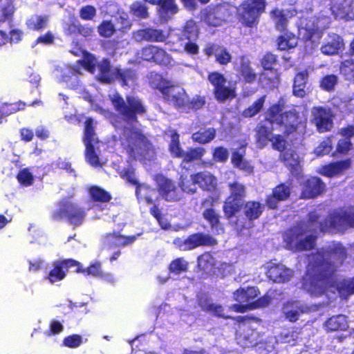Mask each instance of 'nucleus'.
Wrapping results in <instances>:
<instances>
[{
    "label": "nucleus",
    "instance_id": "obj_43",
    "mask_svg": "<svg viewBox=\"0 0 354 354\" xmlns=\"http://www.w3.org/2000/svg\"><path fill=\"white\" fill-rule=\"evenodd\" d=\"M272 134V128L264 124H259L256 129V141L261 147L266 146L270 141Z\"/></svg>",
    "mask_w": 354,
    "mask_h": 354
},
{
    "label": "nucleus",
    "instance_id": "obj_27",
    "mask_svg": "<svg viewBox=\"0 0 354 354\" xmlns=\"http://www.w3.org/2000/svg\"><path fill=\"white\" fill-rule=\"evenodd\" d=\"M308 76V69H304L295 74L292 84V94L295 97L303 98L306 95Z\"/></svg>",
    "mask_w": 354,
    "mask_h": 354
},
{
    "label": "nucleus",
    "instance_id": "obj_19",
    "mask_svg": "<svg viewBox=\"0 0 354 354\" xmlns=\"http://www.w3.org/2000/svg\"><path fill=\"white\" fill-rule=\"evenodd\" d=\"M333 118L334 115L330 109L318 106L313 112L312 121L319 133H325L333 129Z\"/></svg>",
    "mask_w": 354,
    "mask_h": 354
},
{
    "label": "nucleus",
    "instance_id": "obj_40",
    "mask_svg": "<svg viewBox=\"0 0 354 354\" xmlns=\"http://www.w3.org/2000/svg\"><path fill=\"white\" fill-rule=\"evenodd\" d=\"M246 83H252L256 79V74L251 67L250 61L245 56L240 58V65L238 70Z\"/></svg>",
    "mask_w": 354,
    "mask_h": 354
},
{
    "label": "nucleus",
    "instance_id": "obj_16",
    "mask_svg": "<svg viewBox=\"0 0 354 354\" xmlns=\"http://www.w3.org/2000/svg\"><path fill=\"white\" fill-rule=\"evenodd\" d=\"M291 192V180H289L287 183H280L272 189L270 194L266 196L265 205L270 209H277L279 207V203L286 201L290 198Z\"/></svg>",
    "mask_w": 354,
    "mask_h": 354
},
{
    "label": "nucleus",
    "instance_id": "obj_54",
    "mask_svg": "<svg viewBox=\"0 0 354 354\" xmlns=\"http://www.w3.org/2000/svg\"><path fill=\"white\" fill-rule=\"evenodd\" d=\"M188 266L189 263L184 258L178 257L171 261L168 269L171 273L180 274L183 272H186L188 270Z\"/></svg>",
    "mask_w": 354,
    "mask_h": 354
},
{
    "label": "nucleus",
    "instance_id": "obj_13",
    "mask_svg": "<svg viewBox=\"0 0 354 354\" xmlns=\"http://www.w3.org/2000/svg\"><path fill=\"white\" fill-rule=\"evenodd\" d=\"M232 15L230 6L227 3H219L205 9L202 19L209 26H221Z\"/></svg>",
    "mask_w": 354,
    "mask_h": 354
},
{
    "label": "nucleus",
    "instance_id": "obj_10",
    "mask_svg": "<svg viewBox=\"0 0 354 354\" xmlns=\"http://www.w3.org/2000/svg\"><path fill=\"white\" fill-rule=\"evenodd\" d=\"M171 140L169 144V151L173 158H181V165L201 160L206 151L202 147H189L184 151L180 145V136L176 131H173L170 135Z\"/></svg>",
    "mask_w": 354,
    "mask_h": 354
},
{
    "label": "nucleus",
    "instance_id": "obj_58",
    "mask_svg": "<svg viewBox=\"0 0 354 354\" xmlns=\"http://www.w3.org/2000/svg\"><path fill=\"white\" fill-rule=\"evenodd\" d=\"M339 70L341 74L348 80L354 81V59H346L341 62Z\"/></svg>",
    "mask_w": 354,
    "mask_h": 354
},
{
    "label": "nucleus",
    "instance_id": "obj_42",
    "mask_svg": "<svg viewBox=\"0 0 354 354\" xmlns=\"http://www.w3.org/2000/svg\"><path fill=\"white\" fill-rule=\"evenodd\" d=\"M270 15L274 20V27L277 30L280 32L288 31V21L283 10L275 8L270 11Z\"/></svg>",
    "mask_w": 354,
    "mask_h": 354
},
{
    "label": "nucleus",
    "instance_id": "obj_36",
    "mask_svg": "<svg viewBox=\"0 0 354 354\" xmlns=\"http://www.w3.org/2000/svg\"><path fill=\"white\" fill-rule=\"evenodd\" d=\"M88 193L91 200L95 203H106L112 199L111 193L97 185L88 187Z\"/></svg>",
    "mask_w": 354,
    "mask_h": 354
},
{
    "label": "nucleus",
    "instance_id": "obj_7",
    "mask_svg": "<svg viewBox=\"0 0 354 354\" xmlns=\"http://www.w3.org/2000/svg\"><path fill=\"white\" fill-rule=\"evenodd\" d=\"M86 216V212L76 203L67 199L62 200L59 208L53 211L50 218L55 221H61L65 219L73 228L83 224Z\"/></svg>",
    "mask_w": 354,
    "mask_h": 354
},
{
    "label": "nucleus",
    "instance_id": "obj_17",
    "mask_svg": "<svg viewBox=\"0 0 354 354\" xmlns=\"http://www.w3.org/2000/svg\"><path fill=\"white\" fill-rule=\"evenodd\" d=\"M140 57L144 61L163 66L169 65L172 60L171 55L165 49L150 44L141 49Z\"/></svg>",
    "mask_w": 354,
    "mask_h": 354
},
{
    "label": "nucleus",
    "instance_id": "obj_61",
    "mask_svg": "<svg viewBox=\"0 0 354 354\" xmlns=\"http://www.w3.org/2000/svg\"><path fill=\"white\" fill-rule=\"evenodd\" d=\"M337 83V77L334 74L326 75L320 80L321 88L326 91H333Z\"/></svg>",
    "mask_w": 354,
    "mask_h": 354
},
{
    "label": "nucleus",
    "instance_id": "obj_12",
    "mask_svg": "<svg viewBox=\"0 0 354 354\" xmlns=\"http://www.w3.org/2000/svg\"><path fill=\"white\" fill-rule=\"evenodd\" d=\"M156 88L162 93L165 101L175 107L185 106L187 95L183 87L172 84L170 81L164 79L157 84Z\"/></svg>",
    "mask_w": 354,
    "mask_h": 354
},
{
    "label": "nucleus",
    "instance_id": "obj_29",
    "mask_svg": "<svg viewBox=\"0 0 354 354\" xmlns=\"http://www.w3.org/2000/svg\"><path fill=\"white\" fill-rule=\"evenodd\" d=\"M350 159L339 160L323 165L319 173L326 177H333L340 174L351 167Z\"/></svg>",
    "mask_w": 354,
    "mask_h": 354
},
{
    "label": "nucleus",
    "instance_id": "obj_51",
    "mask_svg": "<svg viewBox=\"0 0 354 354\" xmlns=\"http://www.w3.org/2000/svg\"><path fill=\"white\" fill-rule=\"evenodd\" d=\"M96 143L85 144V158L88 164L94 167H100L102 164L100 162L98 155L95 151L94 145Z\"/></svg>",
    "mask_w": 354,
    "mask_h": 354
},
{
    "label": "nucleus",
    "instance_id": "obj_45",
    "mask_svg": "<svg viewBox=\"0 0 354 354\" xmlns=\"http://www.w3.org/2000/svg\"><path fill=\"white\" fill-rule=\"evenodd\" d=\"M198 33L199 31L196 22L193 20H188L185 22L181 31L180 39L196 40L198 37Z\"/></svg>",
    "mask_w": 354,
    "mask_h": 354
},
{
    "label": "nucleus",
    "instance_id": "obj_2",
    "mask_svg": "<svg viewBox=\"0 0 354 354\" xmlns=\"http://www.w3.org/2000/svg\"><path fill=\"white\" fill-rule=\"evenodd\" d=\"M229 194L225 198L222 210L226 220L236 227H245V221L250 223L258 219L264 211V205L257 201H246V186L234 180L227 184Z\"/></svg>",
    "mask_w": 354,
    "mask_h": 354
},
{
    "label": "nucleus",
    "instance_id": "obj_6",
    "mask_svg": "<svg viewBox=\"0 0 354 354\" xmlns=\"http://www.w3.org/2000/svg\"><path fill=\"white\" fill-rule=\"evenodd\" d=\"M114 109L127 123L138 122V115L147 113V107L142 99L135 95H127L125 100L119 94L115 93L111 98Z\"/></svg>",
    "mask_w": 354,
    "mask_h": 354
},
{
    "label": "nucleus",
    "instance_id": "obj_34",
    "mask_svg": "<svg viewBox=\"0 0 354 354\" xmlns=\"http://www.w3.org/2000/svg\"><path fill=\"white\" fill-rule=\"evenodd\" d=\"M245 151L240 152L234 151L231 156V162L234 167L239 169L248 174H251L254 171V167L250 162L244 158Z\"/></svg>",
    "mask_w": 354,
    "mask_h": 354
},
{
    "label": "nucleus",
    "instance_id": "obj_52",
    "mask_svg": "<svg viewBox=\"0 0 354 354\" xmlns=\"http://www.w3.org/2000/svg\"><path fill=\"white\" fill-rule=\"evenodd\" d=\"M197 263L200 270L206 272L211 270L214 268L215 260L209 252H205L198 257Z\"/></svg>",
    "mask_w": 354,
    "mask_h": 354
},
{
    "label": "nucleus",
    "instance_id": "obj_64",
    "mask_svg": "<svg viewBox=\"0 0 354 354\" xmlns=\"http://www.w3.org/2000/svg\"><path fill=\"white\" fill-rule=\"evenodd\" d=\"M79 15L82 19L91 21L93 20L96 15V9L91 5L84 6L80 8Z\"/></svg>",
    "mask_w": 354,
    "mask_h": 354
},
{
    "label": "nucleus",
    "instance_id": "obj_49",
    "mask_svg": "<svg viewBox=\"0 0 354 354\" xmlns=\"http://www.w3.org/2000/svg\"><path fill=\"white\" fill-rule=\"evenodd\" d=\"M26 104L23 101H18L14 103L4 102L0 106V113L8 116L19 111L25 109Z\"/></svg>",
    "mask_w": 354,
    "mask_h": 354
},
{
    "label": "nucleus",
    "instance_id": "obj_20",
    "mask_svg": "<svg viewBox=\"0 0 354 354\" xmlns=\"http://www.w3.org/2000/svg\"><path fill=\"white\" fill-rule=\"evenodd\" d=\"M326 189V185L317 176H310L301 184L300 198L302 199H313L320 196Z\"/></svg>",
    "mask_w": 354,
    "mask_h": 354
},
{
    "label": "nucleus",
    "instance_id": "obj_26",
    "mask_svg": "<svg viewBox=\"0 0 354 354\" xmlns=\"http://www.w3.org/2000/svg\"><path fill=\"white\" fill-rule=\"evenodd\" d=\"M344 48V42L342 37L336 33H329L326 43L321 46V51L326 55L337 54Z\"/></svg>",
    "mask_w": 354,
    "mask_h": 354
},
{
    "label": "nucleus",
    "instance_id": "obj_22",
    "mask_svg": "<svg viewBox=\"0 0 354 354\" xmlns=\"http://www.w3.org/2000/svg\"><path fill=\"white\" fill-rule=\"evenodd\" d=\"M96 79L101 83L110 84L116 80L118 66H114L108 58L97 62Z\"/></svg>",
    "mask_w": 354,
    "mask_h": 354
},
{
    "label": "nucleus",
    "instance_id": "obj_15",
    "mask_svg": "<svg viewBox=\"0 0 354 354\" xmlns=\"http://www.w3.org/2000/svg\"><path fill=\"white\" fill-rule=\"evenodd\" d=\"M156 182V189L162 199L167 202H177L182 198V193L174 180L160 175L157 176Z\"/></svg>",
    "mask_w": 354,
    "mask_h": 354
},
{
    "label": "nucleus",
    "instance_id": "obj_31",
    "mask_svg": "<svg viewBox=\"0 0 354 354\" xmlns=\"http://www.w3.org/2000/svg\"><path fill=\"white\" fill-rule=\"evenodd\" d=\"M176 0H162L158 5V15L160 21H167L178 12Z\"/></svg>",
    "mask_w": 354,
    "mask_h": 354
},
{
    "label": "nucleus",
    "instance_id": "obj_38",
    "mask_svg": "<svg viewBox=\"0 0 354 354\" xmlns=\"http://www.w3.org/2000/svg\"><path fill=\"white\" fill-rule=\"evenodd\" d=\"M216 135V130L213 127L200 129L192 136V139L194 142L198 144H207L213 140Z\"/></svg>",
    "mask_w": 354,
    "mask_h": 354
},
{
    "label": "nucleus",
    "instance_id": "obj_32",
    "mask_svg": "<svg viewBox=\"0 0 354 354\" xmlns=\"http://www.w3.org/2000/svg\"><path fill=\"white\" fill-rule=\"evenodd\" d=\"M203 217L208 223L213 232L216 234L224 232L225 228L221 221V216L214 208L205 209L203 212Z\"/></svg>",
    "mask_w": 354,
    "mask_h": 354
},
{
    "label": "nucleus",
    "instance_id": "obj_37",
    "mask_svg": "<svg viewBox=\"0 0 354 354\" xmlns=\"http://www.w3.org/2000/svg\"><path fill=\"white\" fill-rule=\"evenodd\" d=\"M325 327L328 332L346 330L348 328L346 317L342 315L332 316L325 322Z\"/></svg>",
    "mask_w": 354,
    "mask_h": 354
},
{
    "label": "nucleus",
    "instance_id": "obj_35",
    "mask_svg": "<svg viewBox=\"0 0 354 354\" xmlns=\"http://www.w3.org/2000/svg\"><path fill=\"white\" fill-rule=\"evenodd\" d=\"M268 277L274 282L284 283L290 279L289 270L281 266L274 264L267 270Z\"/></svg>",
    "mask_w": 354,
    "mask_h": 354
},
{
    "label": "nucleus",
    "instance_id": "obj_1",
    "mask_svg": "<svg viewBox=\"0 0 354 354\" xmlns=\"http://www.w3.org/2000/svg\"><path fill=\"white\" fill-rule=\"evenodd\" d=\"M286 104V100L281 97L268 107L266 113V119L271 124L276 123L283 128L282 135H273L270 140L272 148L279 152L286 149V140L291 142L297 141L303 137L307 129V119L295 109L283 111Z\"/></svg>",
    "mask_w": 354,
    "mask_h": 354
},
{
    "label": "nucleus",
    "instance_id": "obj_55",
    "mask_svg": "<svg viewBox=\"0 0 354 354\" xmlns=\"http://www.w3.org/2000/svg\"><path fill=\"white\" fill-rule=\"evenodd\" d=\"M178 185L181 190L189 194H194L197 191L196 183L194 182L193 174L190 176V179L186 176H181L179 179Z\"/></svg>",
    "mask_w": 354,
    "mask_h": 354
},
{
    "label": "nucleus",
    "instance_id": "obj_62",
    "mask_svg": "<svg viewBox=\"0 0 354 354\" xmlns=\"http://www.w3.org/2000/svg\"><path fill=\"white\" fill-rule=\"evenodd\" d=\"M17 179L21 185L28 187L33 183L34 176L28 168H24L19 171Z\"/></svg>",
    "mask_w": 354,
    "mask_h": 354
},
{
    "label": "nucleus",
    "instance_id": "obj_47",
    "mask_svg": "<svg viewBox=\"0 0 354 354\" xmlns=\"http://www.w3.org/2000/svg\"><path fill=\"white\" fill-rule=\"evenodd\" d=\"M75 272L77 273H83L85 275H92L93 277H102L103 272L101 268V263L96 261L91 263L86 268H83L81 263L78 261V265L75 266Z\"/></svg>",
    "mask_w": 354,
    "mask_h": 354
},
{
    "label": "nucleus",
    "instance_id": "obj_3",
    "mask_svg": "<svg viewBox=\"0 0 354 354\" xmlns=\"http://www.w3.org/2000/svg\"><path fill=\"white\" fill-rule=\"evenodd\" d=\"M326 257L342 265L347 257L346 250L341 243H336L325 251H317L309 255L305 279L312 287L324 289L335 282L337 267Z\"/></svg>",
    "mask_w": 354,
    "mask_h": 354
},
{
    "label": "nucleus",
    "instance_id": "obj_59",
    "mask_svg": "<svg viewBox=\"0 0 354 354\" xmlns=\"http://www.w3.org/2000/svg\"><path fill=\"white\" fill-rule=\"evenodd\" d=\"M260 63L265 71H272L278 63L277 56L271 52H266L261 59Z\"/></svg>",
    "mask_w": 354,
    "mask_h": 354
},
{
    "label": "nucleus",
    "instance_id": "obj_44",
    "mask_svg": "<svg viewBox=\"0 0 354 354\" xmlns=\"http://www.w3.org/2000/svg\"><path fill=\"white\" fill-rule=\"evenodd\" d=\"M147 2L141 1H135L129 6L130 13L135 17L140 19H145L149 18V8L146 4Z\"/></svg>",
    "mask_w": 354,
    "mask_h": 354
},
{
    "label": "nucleus",
    "instance_id": "obj_60",
    "mask_svg": "<svg viewBox=\"0 0 354 354\" xmlns=\"http://www.w3.org/2000/svg\"><path fill=\"white\" fill-rule=\"evenodd\" d=\"M206 103L205 97L203 95H196L189 102L185 101V106L188 110L198 111L203 108Z\"/></svg>",
    "mask_w": 354,
    "mask_h": 354
},
{
    "label": "nucleus",
    "instance_id": "obj_24",
    "mask_svg": "<svg viewBox=\"0 0 354 354\" xmlns=\"http://www.w3.org/2000/svg\"><path fill=\"white\" fill-rule=\"evenodd\" d=\"M203 53L207 57L214 55L215 61L222 66H226L232 61V55L228 50L218 44H206L203 48Z\"/></svg>",
    "mask_w": 354,
    "mask_h": 354
},
{
    "label": "nucleus",
    "instance_id": "obj_41",
    "mask_svg": "<svg viewBox=\"0 0 354 354\" xmlns=\"http://www.w3.org/2000/svg\"><path fill=\"white\" fill-rule=\"evenodd\" d=\"M84 144L98 143L99 140L95 131L94 120L92 118H86L84 123Z\"/></svg>",
    "mask_w": 354,
    "mask_h": 354
},
{
    "label": "nucleus",
    "instance_id": "obj_63",
    "mask_svg": "<svg viewBox=\"0 0 354 354\" xmlns=\"http://www.w3.org/2000/svg\"><path fill=\"white\" fill-rule=\"evenodd\" d=\"M239 340L244 347H252L257 344L256 333L252 330L240 334Z\"/></svg>",
    "mask_w": 354,
    "mask_h": 354
},
{
    "label": "nucleus",
    "instance_id": "obj_46",
    "mask_svg": "<svg viewBox=\"0 0 354 354\" xmlns=\"http://www.w3.org/2000/svg\"><path fill=\"white\" fill-rule=\"evenodd\" d=\"M48 19L45 16L33 15L26 21V25L29 30L40 31L47 26Z\"/></svg>",
    "mask_w": 354,
    "mask_h": 354
},
{
    "label": "nucleus",
    "instance_id": "obj_25",
    "mask_svg": "<svg viewBox=\"0 0 354 354\" xmlns=\"http://www.w3.org/2000/svg\"><path fill=\"white\" fill-rule=\"evenodd\" d=\"M136 239V235L124 236L118 232H113L106 234L104 244L108 249H114L131 245Z\"/></svg>",
    "mask_w": 354,
    "mask_h": 354
},
{
    "label": "nucleus",
    "instance_id": "obj_30",
    "mask_svg": "<svg viewBox=\"0 0 354 354\" xmlns=\"http://www.w3.org/2000/svg\"><path fill=\"white\" fill-rule=\"evenodd\" d=\"M259 294V289L254 286L240 288L234 292L233 299L239 303H247L252 306V303Z\"/></svg>",
    "mask_w": 354,
    "mask_h": 354
},
{
    "label": "nucleus",
    "instance_id": "obj_33",
    "mask_svg": "<svg viewBox=\"0 0 354 354\" xmlns=\"http://www.w3.org/2000/svg\"><path fill=\"white\" fill-rule=\"evenodd\" d=\"M138 75L136 70L131 68H122L118 66L116 80H118L122 87H130L136 84Z\"/></svg>",
    "mask_w": 354,
    "mask_h": 354
},
{
    "label": "nucleus",
    "instance_id": "obj_14",
    "mask_svg": "<svg viewBox=\"0 0 354 354\" xmlns=\"http://www.w3.org/2000/svg\"><path fill=\"white\" fill-rule=\"evenodd\" d=\"M175 245L181 251H189L200 246L214 245L215 240L209 234L196 232L189 235L186 239L177 238L174 241Z\"/></svg>",
    "mask_w": 354,
    "mask_h": 354
},
{
    "label": "nucleus",
    "instance_id": "obj_23",
    "mask_svg": "<svg viewBox=\"0 0 354 354\" xmlns=\"http://www.w3.org/2000/svg\"><path fill=\"white\" fill-rule=\"evenodd\" d=\"M310 310V306L301 304L298 300H288L283 305V316L292 323L298 321L301 314L308 313Z\"/></svg>",
    "mask_w": 354,
    "mask_h": 354
},
{
    "label": "nucleus",
    "instance_id": "obj_39",
    "mask_svg": "<svg viewBox=\"0 0 354 354\" xmlns=\"http://www.w3.org/2000/svg\"><path fill=\"white\" fill-rule=\"evenodd\" d=\"M282 32L283 34L277 37V48L280 50H288L294 48L297 45V38L290 31Z\"/></svg>",
    "mask_w": 354,
    "mask_h": 354
},
{
    "label": "nucleus",
    "instance_id": "obj_18",
    "mask_svg": "<svg viewBox=\"0 0 354 354\" xmlns=\"http://www.w3.org/2000/svg\"><path fill=\"white\" fill-rule=\"evenodd\" d=\"M78 265V261L73 259H66L59 261H55L53 263V268L48 274L44 277L50 283L61 281L66 277V273L71 268H75Z\"/></svg>",
    "mask_w": 354,
    "mask_h": 354
},
{
    "label": "nucleus",
    "instance_id": "obj_56",
    "mask_svg": "<svg viewBox=\"0 0 354 354\" xmlns=\"http://www.w3.org/2000/svg\"><path fill=\"white\" fill-rule=\"evenodd\" d=\"M116 31L117 29L111 20H103L97 26L99 35L104 38L112 37Z\"/></svg>",
    "mask_w": 354,
    "mask_h": 354
},
{
    "label": "nucleus",
    "instance_id": "obj_21",
    "mask_svg": "<svg viewBox=\"0 0 354 354\" xmlns=\"http://www.w3.org/2000/svg\"><path fill=\"white\" fill-rule=\"evenodd\" d=\"M132 38L138 42H164L167 37L162 29L149 26L134 30Z\"/></svg>",
    "mask_w": 354,
    "mask_h": 354
},
{
    "label": "nucleus",
    "instance_id": "obj_57",
    "mask_svg": "<svg viewBox=\"0 0 354 354\" xmlns=\"http://www.w3.org/2000/svg\"><path fill=\"white\" fill-rule=\"evenodd\" d=\"M353 0H333V8L341 15L348 17Z\"/></svg>",
    "mask_w": 354,
    "mask_h": 354
},
{
    "label": "nucleus",
    "instance_id": "obj_53",
    "mask_svg": "<svg viewBox=\"0 0 354 354\" xmlns=\"http://www.w3.org/2000/svg\"><path fill=\"white\" fill-rule=\"evenodd\" d=\"M337 291L340 297L343 299H346L350 295H353L354 277L341 281L337 286Z\"/></svg>",
    "mask_w": 354,
    "mask_h": 354
},
{
    "label": "nucleus",
    "instance_id": "obj_50",
    "mask_svg": "<svg viewBox=\"0 0 354 354\" xmlns=\"http://www.w3.org/2000/svg\"><path fill=\"white\" fill-rule=\"evenodd\" d=\"M135 170L131 167L123 168L119 173L120 177L125 180L128 183L136 186V194H139L140 184L137 179L134 178Z\"/></svg>",
    "mask_w": 354,
    "mask_h": 354
},
{
    "label": "nucleus",
    "instance_id": "obj_9",
    "mask_svg": "<svg viewBox=\"0 0 354 354\" xmlns=\"http://www.w3.org/2000/svg\"><path fill=\"white\" fill-rule=\"evenodd\" d=\"M308 231L302 225L290 228L286 234L285 242L289 249L295 252L313 250L316 246L317 236L315 234L306 235Z\"/></svg>",
    "mask_w": 354,
    "mask_h": 354
},
{
    "label": "nucleus",
    "instance_id": "obj_11",
    "mask_svg": "<svg viewBox=\"0 0 354 354\" xmlns=\"http://www.w3.org/2000/svg\"><path fill=\"white\" fill-rule=\"evenodd\" d=\"M207 80L213 86L214 98L218 102L232 100L236 97V82L229 83L227 86V79L223 73L218 71L210 72L207 75Z\"/></svg>",
    "mask_w": 354,
    "mask_h": 354
},
{
    "label": "nucleus",
    "instance_id": "obj_4",
    "mask_svg": "<svg viewBox=\"0 0 354 354\" xmlns=\"http://www.w3.org/2000/svg\"><path fill=\"white\" fill-rule=\"evenodd\" d=\"M304 225L308 232L344 234L348 229L354 228V205L334 209L325 217L313 210L308 214Z\"/></svg>",
    "mask_w": 354,
    "mask_h": 354
},
{
    "label": "nucleus",
    "instance_id": "obj_8",
    "mask_svg": "<svg viewBox=\"0 0 354 354\" xmlns=\"http://www.w3.org/2000/svg\"><path fill=\"white\" fill-rule=\"evenodd\" d=\"M267 0H244L237 10V17L245 27L256 26L261 15L265 12Z\"/></svg>",
    "mask_w": 354,
    "mask_h": 354
},
{
    "label": "nucleus",
    "instance_id": "obj_28",
    "mask_svg": "<svg viewBox=\"0 0 354 354\" xmlns=\"http://www.w3.org/2000/svg\"><path fill=\"white\" fill-rule=\"evenodd\" d=\"M194 182L204 191L213 192L216 189V178L207 171H198L193 174Z\"/></svg>",
    "mask_w": 354,
    "mask_h": 354
},
{
    "label": "nucleus",
    "instance_id": "obj_5",
    "mask_svg": "<svg viewBox=\"0 0 354 354\" xmlns=\"http://www.w3.org/2000/svg\"><path fill=\"white\" fill-rule=\"evenodd\" d=\"M121 145L129 156L149 160L155 155L151 142L138 129H130L121 140Z\"/></svg>",
    "mask_w": 354,
    "mask_h": 354
},
{
    "label": "nucleus",
    "instance_id": "obj_48",
    "mask_svg": "<svg viewBox=\"0 0 354 354\" xmlns=\"http://www.w3.org/2000/svg\"><path fill=\"white\" fill-rule=\"evenodd\" d=\"M266 100V95L259 97L250 106L243 111L242 116L247 118L255 116L263 109Z\"/></svg>",
    "mask_w": 354,
    "mask_h": 354
}]
</instances>
